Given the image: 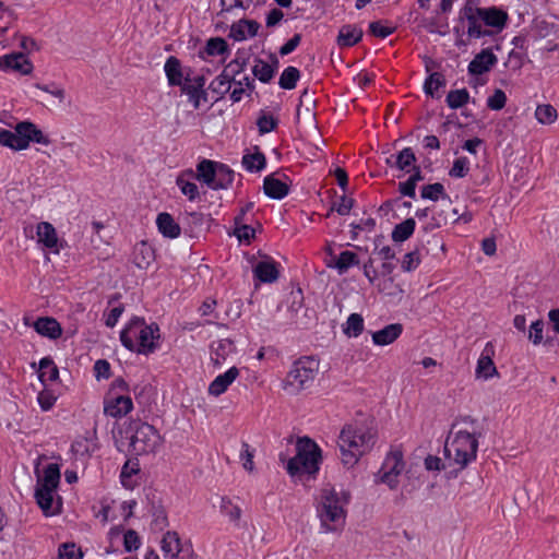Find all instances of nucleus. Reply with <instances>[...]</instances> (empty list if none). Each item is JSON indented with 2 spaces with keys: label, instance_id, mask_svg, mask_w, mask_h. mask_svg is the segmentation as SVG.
Listing matches in <instances>:
<instances>
[{
  "label": "nucleus",
  "instance_id": "1",
  "mask_svg": "<svg viewBox=\"0 0 559 559\" xmlns=\"http://www.w3.org/2000/svg\"><path fill=\"white\" fill-rule=\"evenodd\" d=\"M459 21L463 27H453L456 47L467 45L464 34L468 39L498 35L507 27L509 14L499 7H478L476 0H467L459 11Z\"/></svg>",
  "mask_w": 559,
  "mask_h": 559
},
{
  "label": "nucleus",
  "instance_id": "2",
  "mask_svg": "<svg viewBox=\"0 0 559 559\" xmlns=\"http://www.w3.org/2000/svg\"><path fill=\"white\" fill-rule=\"evenodd\" d=\"M377 441L376 429L366 423H353L343 427L338 436L341 461L345 467L355 466Z\"/></svg>",
  "mask_w": 559,
  "mask_h": 559
},
{
  "label": "nucleus",
  "instance_id": "3",
  "mask_svg": "<svg viewBox=\"0 0 559 559\" xmlns=\"http://www.w3.org/2000/svg\"><path fill=\"white\" fill-rule=\"evenodd\" d=\"M159 328L155 323L146 324L142 318H133L120 332L121 344L129 350L142 355L154 353L158 348Z\"/></svg>",
  "mask_w": 559,
  "mask_h": 559
},
{
  "label": "nucleus",
  "instance_id": "4",
  "mask_svg": "<svg viewBox=\"0 0 559 559\" xmlns=\"http://www.w3.org/2000/svg\"><path fill=\"white\" fill-rule=\"evenodd\" d=\"M349 495L345 491H336L332 487H324L320 492L317 513L321 527L325 533L335 532L345 524V506Z\"/></svg>",
  "mask_w": 559,
  "mask_h": 559
},
{
  "label": "nucleus",
  "instance_id": "5",
  "mask_svg": "<svg viewBox=\"0 0 559 559\" xmlns=\"http://www.w3.org/2000/svg\"><path fill=\"white\" fill-rule=\"evenodd\" d=\"M477 449L478 440L474 433L457 430L445 441L444 454L450 464L463 469L476 460Z\"/></svg>",
  "mask_w": 559,
  "mask_h": 559
},
{
  "label": "nucleus",
  "instance_id": "6",
  "mask_svg": "<svg viewBox=\"0 0 559 559\" xmlns=\"http://www.w3.org/2000/svg\"><path fill=\"white\" fill-rule=\"evenodd\" d=\"M296 455L286 465L292 477L313 475L319 471L321 450L310 438H299L296 444Z\"/></svg>",
  "mask_w": 559,
  "mask_h": 559
},
{
  "label": "nucleus",
  "instance_id": "7",
  "mask_svg": "<svg viewBox=\"0 0 559 559\" xmlns=\"http://www.w3.org/2000/svg\"><path fill=\"white\" fill-rule=\"evenodd\" d=\"M318 367L319 362L313 357L296 360L283 381V389L289 394H297L309 388L317 376Z\"/></svg>",
  "mask_w": 559,
  "mask_h": 559
},
{
  "label": "nucleus",
  "instance_id": "8",
  "mask_svg": "<svg viewBox=\"0 0 559 559\" xmlns=\"http://www.w3.org/2000/svg\"><path fill=\"white\" fill-rule=\"evenodd\" d=\"M130 448L135 455L154 453L162 444V437L154 426L140 420H131Z\"/></svg>",
  "mask_w": 559,
  "mask_h": 559
},
{
  "label": "nucleus",
  "instance_id": "9",
  "mask_svg": "<svg viewBox=\"0 0 559 559\" xmlns=\"http://www.w3.org/2000/svg\"><path fill=\"white\" fill-rule=\"evenodd\" d=\"M403 451L400 448H392L384 457V461L374 475V483L384 484L394 490L399 487L400 476L405 469Z\"/></svg>",
  "mask_w": 559,
  "mask_h": 559
},
{
  "label": "nucleus",
  "instance_id": "10",
  "mask_svg": "<svg viewBox=\"0 0 559 559\" xmlns=\"http://www.w3.org/2000/svg\"><path fill=\"white\" fill-rule=\"evenodd\" d=\"M160 548L166 559H193L191 545L182 543L178 533L167 531L162 540Z\"/></svg>",
  "mask_w": 559,
  "mask_h": 559
},
{
  "label": "nucleus",
  "instance_id": "11",
  "mask_svg": "<svg viewBox=\"0 0 559 559\" xmlns=\"http://www.w3.org/2000/svg\"><path fill=\"white\" fill-rule=\"evenodd\" d=\"M133 409V402L129 394H115L108 392L104 399V413L112 418H121Z\"/></svg>",
  "mask_w": 559,
  "mask_h": 559
},
{
  "label": "nucleus",
  "instance_id": "12",
  "mask_svg": "<svg viewBox=\"0 0 559 559\" xmlns=\"http://www.w3.org/2000/svg\"><path fill=\"white\" fill-rule=\"evenodd\" d=\"M204 86L205 78L203 75L185 79L181 92L188 96V100L194 109H199L202 102H207V93Z\"/></svg>",
  "mask_w": 559,
  "mask_h": 559
},
{
  "label": "nucleus",
  "instance_id": "13",
  "mask_svg": "<svg viewBox=\"0 0 559 559\" xmlns=\"http://www.w3.org/2000/svg\"><path fill=\"white\" fill-rule=\"evenodd\" d=\"M35 500L46 516H52L61 512V499L57 496V489L35 488Z\"/></svg>",
  "mask_w": 559,
  "mask_h": 559
},
{
  "label": "nucleus",
  "instance_id": "14",
  "mask_svg": "<svg viewBox=\"0 0 559 559\" xmlns=\"http://www.w3.org/2000/svg\"><path fill=\"white\" fill-rule=\"evenodd\" d=\"M34 67L23 52H14L0 57V70L15 71L23 75L31 74Z\"/></svg>",
  "mask_w": 559,
  "mask_h": 559
},
{
  "label": "nucleus",
  "instance_id": "15",
  "mask_svg": "<svg viewBox=\"0 0 559 559\" xmlns=\"http://www.w3.org/2000/svg\"><path fill=\"white\" fill-rule=\"evenodd\" d=\"M495 355V346L491 342L486 343L476 366V377L489 380L498 376L497 368L493 364L492 357Z\"/></svg>",
  "mask_w": 559,
  "mask_h": 559
},
{
  "label": "nucleus",
  "instance_id": "16",
  "mask_svg": "<svg viewBox=\"0 0 559 559\" xmlns=\"http://www.w3.org/2000/svg\"><path fill=\"white\" fill-rule=\"evenodd\" d=\"M498 62L497 56L491 49L486 48L478 52L468 63L467 70L472 75H481L489 72Z\"/></svg>",
  "mask_w": 559,
  "mask_h": 559
},
{
  "label": "nucleus",
  "instance_id": "17",
  "mask_svg": "<svg viewBox=\"0 0 559 559\" xmlns=\"http://www.w3.org/2000/svg\"><path fill=\"white\" fill-rule=\"evenodd\" d=\"M36 236L38 243L49 249L52 253L60 252L59 238L56 228L48 222H40L36 226Z\"/></svg>",
  "mask_w": 559,
  "mask_h": 559
},
{
  "label": "nucleus",
  "instance_id": "18",
  "mask_svg": "<svg viewBox=\"0 0 559 559\" xmlns=\"http://www.w3.org/2000/svg\"><path fill=\"white\" fill-rule=\"evenodd\" d=\"M239 369L230 367L224 373L218 374L209 385L207 392L210 395L218 397L225 393L231 383L238 378Z\"/></svg>",
  "mask_w": 559,
  "mask_h": 559
},
{
  "label": "nucleus",
  "instance_id": "19",
  "mask_svg": "<svg viewBox=\"0 0 559 559\" xmlns=\"http://www.w3.org/2000/svg\"><path fill=\"white\" fill-rule=\"evenodd\" d=\"M32 326L39 335L49 340H57L62 335L60 323L51 317H39Z\"/></svg>",
  "mask_w": 559,
  "mask_h": 559
},
{
  "label": "nucleus",
  "instance_id": "20",
  "mask_svg": "<svg viewBox=\"0 0 559 559\" xmlns=\"http://www.w3.org/2000/svg\"><path fill=\"white\" fill-rule=\"evenodd\" d=\"M155 260V251L146 241L138 242L133 248L132 261L140 270H146Z\"/></svg>",
  "mask_w": 559,
  "mask_h": 559
},
{
  "label": "nucleus",
  "instance_id": "21",
  "mask_svg": "<svg viewBox=\"0 0 559 559\" xmlns=\"http://www.w3.org/2000/svg\"><path fill=\"white\" fill-rule=\"evenodd\" d=\"M263 191L271 199L282 200L289 193V185L275 175H269L263 180Z\"/></svg>",
  "mask_w": 559,
  "mask_h": 559
},
{
  "label": "nucleus",
  "instance_id": "22",
  "mask_svg": "<svg viewBox=\"0 0 559 559\" xmlns=\"http://www.w3.org/2000/svg\"><path fill=\"white\" fill-rule=\"evenodd\" d=\"M403 332L401 323H392L372 333V342L378 346H386L395 342Z\"/></svg>",
  "mask_w": 559,
  "mask_h": 559
},
{
  "label": "nucleus",
  "instance_id": "23",
  "mask_svg": "<svg viewBox=\"0 0 559 559\" xmlns=\"http://www.w3.org/2000/svg\"><path fill=\"white\" fill-rule=\"evenodd\" d=\"M60 467L56 463H49L44 467L43 474L38 475L36 488L58 489L60 484Z\"/></svg>",
  "mask_w": 559,
  "mask_h": 559
},
{
  "label": "nucleus",
  "instance_id": "24",
  "mask_svg": "<svg viewBox=\"0 0 559 559\" xmlns=\"http://www.w3.org/2000/svg\"><path fill=\"white\" fill-rule=\"evenodd\" d=\"M20 123L15 126L14 131L2 129L0 131V145L10 147L14 151H22L27 148V142L24 135L21 134Z\"/></svg>",
  "mask_w": 559,
  "mask_h": 559
},
{
  "label": "nucleus",
  "instance_id": "25",
  "mask_svg": "<svg viewBox=\"0 0 559 559\" xmlns=\"http://www.w3.org/2000/svg\"><path fill=\"white\" fill-rule=\"evenodd\" d=\"M362 29L356 25L346 24L343 25L336 38V44L341 48H348L355 46L362 38Z\"/></svg>",
  "mask_w": 559,
  "mask_h": 559
},
{
  "label": "nucleus",
  "instance_id": "26",
  "mask_svg": "<svg viewBox=\"0 0 559 559\" xmlns=\"http://www.w3.org/2000/svg\"><path fill=\"white\" fill-rule=\"evenodd\" d=\"M194 177L193 170L189 169L178 175L176 185L181 193L188 198L189 201H194L200 197L198 186L190 180Z\"/></svg>",
  "mask_w": 559,
  "mask_h": 559
},
{
  "label": "nucleus",
  "instance_id": "27",
  "mask_svg": "<svg viewBox=\"0 0 559 559\" xmlns=\"http://www.w3.org/2000/svg\"><path fill=\"white\" fill-rule=\"evenodd\" d=\"M253 274L262 283H273L278 278L280 272L275 262L265 260L254 265Z\"/></svg>",
  "mask_w": 559,
  "mask_h": 559
},
{
  "label": "nucleus",
  "instance_id": "28",
  "mask_svg": "<svg viewBox=\"0 0 559 559\" xmlns=\"http://www.w3.org/2000/svg\"><path fill=\"white\" fill-rule=\"evenodd\" d=\"M217 162L211 159H202L197 165V174L194 177L205 183L210 189L214 190L215 186V171H216Z\"/></svg>",
  "mask_w": 559,
  "mask_h": 559
},
{
  "label": "nucleus",
  "instance_id": "29",
  "mask_svg": "<svg viewBox=\"0 0 559 559\" xmlns=\"http://www.w3.org/2000/svg\"><path fill=\"white\" fill-rule=\"evenodd\" d=\"M164 71L170 86H182L185 84L181 62L177 57L170 56L167 58Z\"/></svg>",
  "mask_w": 559,
  "mask_h": 559
},
{
  "label": "nucleus",
  "instance_id": "30",
  "mask_svg": "<svg viewBox=\"0 0 559 559\" xmlns=\"http://www.w3.org/2000/svg\"><path fill=\"white\" fill-rule=\"evenodd\" d=\"M156 225L164 237L174 239L180 235V226L169 213H159L156 218Z\"/></svg>",
  "mask_w": 559,
  "mask_h": 559
},
{
  "label": "nucleus",
  "instance_id": "31",
  "mask_svg": "<svg viewBox=\"0 0 559 559\" xmlns=\"http://www.w3.org/2000/svg\"><path fill=\"white\" fill-rule=\"evenodd\" d=\"M20 129L22 130L21 134L24 135L27 142V146L29 145V142H35L43 145H48L50 143L48 136L45 135L43 131L39 130L33 122H20Z\"/></svg>",
  "mask_w": 559,
  "mask_h": 559
},
{
  "label": "nucleus",
  "instance_id": "32",
  "mask_svg": "<svg viewBox=\"0 0 559 559\" xmlns=\"http://www.w3.org/2000/svg\"><path fill=\"white\" fill-rule=\"evenodd\" d=\"M386 162L401 170L409 171V167L415 168L416 156L411 147H405Z\"/></svg>",
  "mask_w": 559,
  "mask_h": 559
},
{
  "label": "nucleus",
  "instance_id": "33",
  "mask_svg": "<svg viewBox=\"0 0 559 559\" xmlns=\"http://www.w3.org/2000/svg\"><path fill=\"white\" fill-rule=\"evenodd\" d=\"M241 163L246 170L250 173H258L265 168L266 158L265 155L255 147L254 153L245 154L242 156Z\"/></svg>",
  "mask_w": 559,
  "mask_h": 559
},
{
  "label": "nucleus",
  "instance_id": "34",
  "mask_svg": "<svg viewBox=\"0 0 559 559\" xmlns=\"http://www.w3.org/2000/svg\"><path fill=\"white\" fill-rule=\"evenodd\" d=\"M211 348V360L215 366L219 367L233 350V342L229 340H219L214 342Z\"/></svg>",
  "mask_w": 559,
  "mask_h": 559
},
{
  "label": "nucleus",
  "instance_id": "35",
  "mask_svg": "<svg viewBox=\"0 0 559 559\" xmlns=\"http://www.w3.org/2000/svg\"><path fill=\"white\" fill-rule=\"evenodd\" d=\"M59 377V370L50 357L39 360L38 378L43 383L53 382Z\"/></svg>",
  "mask_w": 559,
  "mask_h": 559
},
{
  "label": "nucleus",
  "instance_id": "36",
  "mask_svg": "<svg viewBox=\"0 0 559 559\" xmlns=\"http://www.w3.org/2000/svg\"><path fill=\"white\" fill-rule=\"evenodd\" d=\"M260 25L255 21L245 20L237 25H233L231 35L235 40H245L248 36L257 35Z\"/></svg>",
  "mask_w": 559,
  "mask_h": 559
},
{
  "label": "nucleus",
  "instance_id": "37",
  "mask_svg": "<svg viewBox=\"0 0 559 559\" xmlns=\"http://www.w3.org/2000/svg\"><path fill=\"white\" fill-rule=\"evenodd\" d=\"M139 472V462L136 460H128L120 472L121 485L126 489H133L136 485V481L133 479V476H135Z\"/></svg>",
  "mask_w": 559,
  "mask_h": 559
},
{
  "label": "nucleus",
  "instance_id": "38",
  "mask_svg": "<svg viewBox=\"0 0 559 559\" xmlns=\"http://www.w3.org/2000/svg\"><path fill=\"white\" fill-rule=\"evenodd\" d=\"M358 255L353 251L346 250L340 253V255L335 259L334 264H328V266L336 269L338 274L342 275L346 273L349 267L358 265Z\"/></svg>",
  "mask_w": 559,
  "mask_h": 559
},
{
  "label": "nucleus",
  "instance_id": "39",
  "mask_svg": "<svg viewBox=\"0 0 559 559\" xmlns=\"http://www.w3.org/2000/svg\"><path fill=\"white\" fill-rule=\"evenodd\" d=\"M214 190L227 189L234 181V171L225 164L218 163L215 171Z\"/></svg>",
  "mask_w": 559,
  "mask_h": 559
},
{
  "label": "nucleus",
  "instance_id": "40",
  "mask_svg": "<svg viewBox=\"0 0 559 559\" xmlns=\"http://www.w3.org/2000/svg\"><path fill=\"white\" fill-rule=\"evenodd\" d=\"M277 64V61H275ZM276 71V66H272L262 59H257L252 68L253 75L262 83H269Z\"/></svg>",
  "mask_w": 559,
  "mask_h": 559
},
{
  "label": "nucleus",
  "instance_id": "41",
  "mask_svg": "<svg viewBox=\"0 0 559 559\" xmlns=\"http://www.w3.org/2000/svg\"><path fill=\"white\" fill-rule=\"evenodd\" d=\"M416 222L414 218H406L397 224L392 231V239L395 242H403L407 240L414 233Z\"/></svg>",
  "mask_w": 559,
  "mask_h": 559
},
{
  "label": "nucleus",
  "instance_id": "42",
  "mask_svg": "<svg viewBox=\"0 0 559 559\" xmlns=\"http://www.w3.org/2000/svg\"><path fill=\"white\" fill-rule=\"evenodd\" d=\"M231 74L227 71H223L217 75L211 83L209 88L219 97H223L231 87Z\"/></svg>",
  "mask_w": 559,
  "mask_h": 559
},
{
  "label": "nucleus",
  "instance_id": "43",
  "mask_svg": "<svg viewBox=\"0 0 559 559\" xmlns=\"http://www.w3.org/2000/svg\"><path fill=\"white\" fill-rule=\"evenodd\" d=\"M364 331V318L359 313H352L343 325V332L348 337H357Z\"/></svg>",
  "mask_w": 559,
  "mask_h": 559
},
{
  "label": "nucleus",
  "instance_id": "44",
  "mask_svg": "<svg viewBox=\"0 0 559 559\" xmlns=\"http://www.w3.org/2000/svg\"><path fill=\"white\" fill-rule=\"evenodd\" d=\"M445 85L444 75L440 72L431 73L425 81L424 90L427 95L439 98L438 91Z\"/></svg>",
  "mask_w": 559,
  "mask_h": 559
},
{
  "label": "nucleus",
  "instance_id": "45",
  "mask_svg": "<svg viewBox=\"0 0 559 559\" xmlns=\"http://www.w3.org/2000/svg\"><path fill=\"white\" fill-rule=\"evenodd\" d=\"M299 78L300 71L296 67L289 66L282 72L278 80V85L283 90H293L296 87Z\"/></svg>",
  "mask_w": 559,
  "mask_h": 559
},
{
  "label": "nucleus",
  "instance_id": "46",
  "mask_svg": "<svg viewBox=\"0 0 559 559\" xmlns=\"http://www.w3.org/2000/svg\"><path fill=\"white\" fill-rule=\"evenodd\" d=\"M118 299H119V296H117V295L114 296L112 298H110L108 304H109V306H111V308L104 313L105 324L108 328H114L124 311V307L122 304L118 302L117 305H114L115 301H118Z\"/></svg>",
  "mask_w": 559,
  "mask_h": 559
},
{
  "label": "nucleus",
  "instance_id": "47",
  "mask_svg": "<svg viewBox=\"0 0 559 559\" xmlns=\"http://www.w3.org/2000/svg\"><path fill=\"white\" fill-rule=\"evenodd\" d=\"M445 102L451 109L462 108L469 102V93L466 88L450 91Z\"/></svg>",
  "mask_w": 559,
  "mask_h": 559
},
{
  "label": "nucleus",
  "instance_id": "48",
  "mask_svg": "<svg viewBox=\"0 0 559 559\" xmlns=\"http://www.w3.org/2000/svg\"><path fill=\"white\" fill-rule=\"evenodd\" d=\"M221 512L229 519L230 522L238 524L241 518V509L239 506L235 504L228 498H222L221 502Z\"/></svg>",
  "mask_w": 559,
  "mask_h": 559
},
{
  "label": "nucleus",
  "instance_id": "49",
  "mask_svg": "<svg viewBox=\"0 0 559 559\" xmlns=\"http://www.w3.org/2000/svg\"><path fill=\"white\" fill-rule=\"evenodd\" d=\"M228 51V45L224 38H210L204 47L207 56H221Z\"/></svg>",
  "mask_w": 559,
  "mask_h": 559
},
{
  "label": "nucleus",
  "instance_id": "50",
  "mask_svg": "<svg viewBox=\"0 0 559 559\" xmlns=\"http://www.w3.org/2000/svg\"><path fill=\"white\" fill-rule=\"evenodd\" d=\"M536 119L543 124H550L557 119V110L551 105H539L535 110Z\"/></svg>",
  "mask_w": 559,
  "mask_h": 559
},
{
  "label": "nucleus",
  "instance_id": "51",
  "mask_svg": "<svg viewBox=\"0 0 559 559\" xmlns=\"http://www.w3.org/2000/svg\"><path fill=\"white\" fill-rule=\"evenodd\" d=\"M420 194H421L423 199H427V200H431V201H437L439 198H449L444 193L443 185H441L439 182L424 186L421 188Z\"/></svg>",
  "mask_w": 559,
  "mask_h": 559
},
{
  "label": "nucleus",
  "instance_id": "52",
  "mask_svg": "<svg viewBox=\"0 0 559 559\" xmlns=\"http://www.w3.org/2000/svg\"><path fill=\"white\" fill-rule=\"evenodd\" d=\"M447 224V216L443 212L432 211L429 218L424 222L421 228L425 233H430L435 229H438Z\"/></svg>",
  "mask_w": 559,
  "mask_h": 559
},
{
  "label": "nucleus",
  "instance_id": "53",
  "mask_svg": "<svg viewBox=\"0 0 559 559\" xmlns=\"http://www.w3.org/2000/svg\"><path fill=\"white\" fill-rule=\"evenodd\" d=\"M246 87L252 91L254 88L253 81L249 76H245L242 80L235 82V87L230 93V99L234 103H238L242 99Z\"/></svg>",
  "mask_w": 559,
  "mask_h": 559
},
{
  "label": "nucleus",
  "instance_id": "54",
  "mask_svg": "<svg viewBox=\"0 0 559 559\" xmlns=\"http://www.w3.org/2000/svg\"><path fill=\"white\" fill-rule=\"evenodd\" d=\"M469 159L465 156L459 157L453 162L452 168L449 171L452 178H464L469 171Z\"/></svg>",
  "mask_w": 559,
  "mask_h": 559
},
{
  "label": "nucleus",
  "instance_id": "55",
  "mask_svg": "<svg viewBox=\"0 0 559 559\" xmlns=\"http://www.w3.org/2000/svg\"><path fill=\"white\" fill-rule=\"evenodd\" d=\"M278 120L270 114L262 112L257 120V126L261 134L272 132L276 129Z\"/></svg>",
  "mask_w": 559,
  "mask_h": 559
},
{
  "label": "nucleus",
  "instance_id": "56",
  "mask_svg": "<svg viewBox=\"0 0 559 559\" xmlns=\"http://www.w3.org/2000/svg\"><path fill=\"white\" fill-rule=\"evenodd\" d=\"M421 262L420 253L417 249L407 252L401 262V267L404 272H412L416 270Z\"/></svg>",
  "mask_w": 559,
  "mask_h": 559
},
{
  "label": "nucleus",
  "instance_id": "57",
  "mask_svg": "<svg viewBox=\"0 0 559 559\" xmlns=\"http://www.w3.org/2000/svg\"><path fill=\"white\" fill-rule=\"evenodd\" d=\"M544 326L545 322L543 320L532 322L527 337L534 345H539L543 342Z\"/></svg>",
  "mask_w": 559,
  "mask_h": 559
},
{
  "label": "nucleus",
  "instance_id": "58",
  "mask_svg": "<svg viewBox=\"0 0 559 559\" xmlns=\"http://www.w3.org/2000/svg\"><path fill=\"white\" fill-rule=\"evenodd\" d=\"M239 457L246 471L252 472L254 469V450L247 442H242Z\"/></svg>",
  "mask_w": 559,
  "mask_h": 559
},
{
  "label": "nucleus",
  "instance_id": "59",
  "mask_svg": "<svg viewBox=\"0 0 559 559\" xmlns=\"http://www.w3.org/2000/svg\"><path fill=\"white\" fill-rule=\"evenodd\" d=\"M59 558L60 559H82L83 552L75 544H62L59 547Z\"/></svg>",
  "mask_w": 559,
  "mask_h": 559
},
{
  "label": "nucleus",
  "instance_id": "60",
  "mask_svg": "<svg viewBox=\"0 0 559 559\" xmlns=\"http://www.w3.org/2000/svg\"><path fill=\"white\" fill-rule=\"evenodd\" d=\"M394 31L395 27L384 25L381 21H374L369 24L370 34L379 38H386L391 34H393Z\"/></svg>",
  "mask_w": 559,
  "mask_h": 559
},
{
  "label": "nucleus",
  "instance_id": "61",
  "mask_svg": "<svg viewBox=\"0 0 559 559\" xmlns=\"http://www.w3.org/2000/svg\"><path fill=\"white\" fill-rule=\"evenodd\" d=\"M507 96L502 90H496L487 99V106L491 110H500L506 106Z\"/></svg>",
  "mask_w": 559,
  "mask_h": 559
},
{
  "label": "nucleus",
  "instance_id": "62",
  "mask_svg": "<svg viewBox=\"0 0 559 559\" xmlns=\"http://www.w3.org/2000/svg\"><path fill=\"white\" fill-rule=\"evenodd\" d=\"M254 229L247 224H236L234 235L239 239L240 242H250V240L254 237Z\"/></svg>",
  "mask_w": 559,
  "mask_h": 559
},
{
  "label": "nucleus",
  "instance_id": "63",
  "mask_svg": "<svg viewBox=\"0 0 559 559\" xmlns=\"http://www.w3.org/2000/svg\"><path fill=\"white\" fill-rule=\"evenodd\" d=\"M123 546L127 551H133L140 548L141 540L134 530H128L123 535Z\"/></svg>",
  "mask_w": 559,
  "mask_h": 559
},
{
  "label": "nucleus",
  "instance_id": "64",
  "mask_svg": "<svg viewBox=\"0 0 559 559\" xmlns=\"http://www.w3.org/2000/svg\"><path fill=\"white\" fill-rule=\"evenodd\" d=\"M56 401L57 397L55 396V394L48 390H44L39 392L37 395V402L41 411L44 412H48L49 409H51Z\"/></svg>",
  "mask_w": 559,
  "mask_h": 559
}]
</instances>
